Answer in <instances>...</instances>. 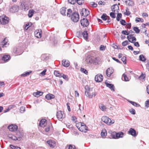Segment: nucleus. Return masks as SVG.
Listing matches in <instances>:
<instances>
[{
  "label": "nucleus",
  "instance_id": "obj_19",
  "mask_svg": "<svg viewBox=\"0 0 149 149\" xmlns=\"http://www.w3.org/2000/svg\"><path fill=\"white\" fill-rule=\"evenodd\" d=\"M128 133L133 136H135L136 135L135 130L132 128L129 130Z\"/></svg>",
  "mask_w": 149,
  "mask_h": 149
},
{
  "label": "nucleus",
  "instance_id": "obj_23",
  "mask_svg": "<svg viewBox=\"0 0 149 149\" xmlns=\"http://www.w3.org/2000/svg\"><path fill=\"white\" fill-rule=\"evenodd\" d=\"M125 2L129 6H132L134 5V3L132 0H127Z\"/></svg>",
  "mask_w": 149,
  "mask_h": 149
},
{
  "label": "nucleus",
  "instance_id": "obj_56",
  "mask_svg": "<svg viewBox=\"0 0 149 149\" xmlns=\"http://www.w3.org/2000/svg\"><path fill=\"white\" fill-rule=\"evenodd\" d=\"M123 76L124 78V80L125 81H129L128 78L125 74H123Z\"/></svg>",
  "mask_w": 149,
  "mask_h": 149
},
{
  "label": "nucleus",
  "instance_id": "obj_47",
  "mask_svg": "<svg viewBox=\"0 0 149 149\" xmlns=\"http://www.w3.org/2000/svg\"><path fill=\"white\" fill-rule=\"evenodd\" d=\"M81 71L86 74H87L88 72L87 70L84 68H81L80 69Z\"/></svg>",
  "mask_w": 149,
  "mask_h": 149
},
{
  "label": "nucleus",
  "instance_id": "obj_20",
  "mask_svg": "<svg viewBox=\"0 0 149 149\" xmlns=\"http://www.w3.org/2000/svg\"><path fill=\"white\" fill-rule=\"evenodd\" d=\"M18 8L17 6H13L10 8V11L12 13H15L17 11Z\"/></svg>",
  "mask_w": 149,
  "mask_h": 149
},
{
  "label": "nucleus",
  "instance_id": "obj_31",
  "mask_svg": "<svg viewBox=\"0 0 149 149\" xmlns=\"http://www.w3.org/2000/svg\"><path fill=\"white\" fill-rule=\"evenodd\" d=\"M101 17V18L104 21H106L108 19V18H109V17L108 16L105 14H103Z\"/></svg>",
  "mask_w": 149,
  "mask_h": 149
},
{
  "label": "nucleus",
  "instance_id": "obj_52",
  "mask_svg": "<svg viewBox=\"0 0 149 149\" xmlns=\"http://www.w3.org/2000/svg\"><path fill=\"white\" fill-rule=\"evenodd\" d=\"M20 112L21 113H23L25 111V107H22L20 108Z\"/></svg>",
  "mask_w": 149,
  "mask_h": 149
},
{
  "label": "nucleus",
  "instance_id": "obj_35",
  "mask_svg": "<svg viewBox=\"0 0 149 149\" xmlns=\"http://www.w3.org/2000/svg\"><path fill=\"white\" fill-rule=\"evenodd\" d=\"M101 135L102 137H104L106 136L107 135V132L106 130L105 129L103 130L101 132Z\"/></svg>",
  "mask_w": 149,
  "mask_h": 149
},
{
  "label": "nucleus",
  "instance_id": "obj_17",
  "mask_svg": "<svg viewBox=\"0 0 149 149\" xmlns=\"http://www.w3.org/2000/svg\"><path fill=\"white\" fill-rule=\"evenodd\" d=\"M21 6L22 9L25 11L28 10L29 8L28 5L25 3H22Z\"/></svg>",
  "mask_w": 149,
  "mask_h": 149
},
{
  "label": "nucleus",
  "instance_id": "obj_30",
  "mask_svg": "<svg viewBox=\"0 0 149 149\" xmlns=\"http://www.w3.org/2000/svg\"><path fill=\"white\" fill-rule=\"evenodd\" d=\"M66 8L63 7L60 10V12L61 14L63 15H66Z\"/></svg>",
  "mask_w": 149,
  "mask_h": 149
},
{
  "label": "nucleus",
  "instance_id": "obj_14",
  "mask_svg": "<svg viewBox=\"0 0 149 149\" xmlns=\"http://www.w3.org/2000/svg\"><path fill=\"white\" fill-rule=\"evenodd\" d=\"M113 70L112 68H108L106 70V74L107 75L108 77H110L111 74L113 73Z\"/></svg>",
  "mask_w": 149,
  "mask_h": 149
},
{
  "label": "nucleus",
  "instance_id": "obj_1",
  "mask_svg": "<svg viewBox=\"0 0 149 149\" xmlns=\"http://www.w3.org/2000/svg\"><path fill=\"white\" fill-rule=\"evenodd\" d=\"M85 94L89 98H92L95 97L97 94L94 91H93L92 88H90L87 85L85 86Z\"/></svg>",
  "mask_w": 149,
  "mask_h": 149
},
{
  "label": "nucleus",
  "instance_id": "obj_59",
  "mask_svg": "<svg viewBox=\"0 0 149 149\" xmlns=\"http://www.w3.org/2000/svg\"><path fill=\"white\" fill-rule=\"evenodd\" d=\"M13 52L14 53H16L17 55H18V52L17 48V47H15L13 49Z\"/></svg>",
  "mask_w": 149,
  "mask_h": 149
},
{
  "label": "nucleus",
  "instance_id": "obj_28",
  "mask_svg": "<svg viewBox=\"0 0 149 149\" xmlns=\"http://www.w3.org/2000/svg\"><path fill=\"white\" fill-rule=\"evenodd\" d=\"M8 137L9 138H10L16 141L17 140L19 141V139L17 138L16 136H15L12 134H9L8 135Z\"/></svg>",
  "mask_w": 149,
  "mask_h": 149
},
{
  "label": "nucleus",
  "instance_id": "obj_11",
  "mask_svg": "<svg viewBox=\"0 0 149 149\" xmlns=\"http://www.w3.org/2000/svg\"><path fill=\"white\" fill-rule=\"evenodd\" d=\"M8 128L10 131L13 132L17 130V126L16 125L12 124L9 126Z\"/></svg>",
  "mask_w": 149,
  "mask_h": 149
},
{
  "label": "nucleus",
  "instance_id": "obj_2",
  "mask_svg": "<svg viewBox=\"0 0 149 149\" xmlns=\"http://www.w3.org/2000/svg\"><path fill=\"white\" fill-rule=\"evenodd\" d=\"M101 120L102 121L109 125L113 124L115 122L114 120H111L106 116H103L101 118Z\"/></svg>",
  "mask_w": 149,
  "mask_h": 149
},
{
  "label": "nucleus",
  "instance_id": "obj_16",
  "mask_svg": "<svg viewBox=\"0 0 149 149\" xmlns=\"http://www.w3.org/2000/svg\"><path fill=\"white\" fill-rule=\"evenodd\" d=\"M47 142L50 146L52 148H54L56 145V142L54 141L49 140L47 141Z\"/></svg>",
  "mask_w": 149,
  "mask_h": 149
},
{
  "label": "nucleus",
  "instance_id": "obj_8",
  "mask_svg": "<svg viewBox=\"0 0 149 149\" xmlns=\"http://www.w3.org/2000/svg\"><path fill=\"white\" fill-rule=\"evenodd\" d=\"M95 79L96 81L97 82H101L103 79V76L101 74H98L95 76Z\"/></svg>",
  "mask_w": 149,
  "mask_h": 149
},
{
  "label": "nucleus",
  "instance_id": "obj_10",
  "mask_svg": "<svg viewBox=\"0 0 149 149\" xmlns=\"http://www.w3.org/2000/svg\"><path fill=\"white\" fill-rule=\"evenodd\" d=\"M81 24L84 26H87L89 25V22L86 19L83 18L81 20Z\"/></svg>",
  "mask_w": 149,
  "mask_h": 149
},
{
  "label": "nucleus",
  "instance_id": "obj_4",
  "mask_svg": "<svg viewBox=\"0 0 149 149\" xmlns=\"http://www.w3.org/2000/svg\"><path fill=\"white\" fill-rule=\"evenodd\" d=\"M9 19L4 15L0 17V22L3 24H5L8 22Z\"/></svg>",
  "mask_w": 149,
  "mask_h": 149
},
{
  "label": "nucleus",
  "instance_id": "obj_24",
  "mask_svg": "<svg viewBox=\"0 0 149 149\" xmlns=\"http://www.w3.org/2000/svg\"><path fill=\"white\" fill-rule=\"evenodd\" d=\"M63 65L65 67H68L70 65L69 62L68 60H63L62 63Z\"/></svg>",
  "mask_w": 149,
  "mask_h": 149
},
{
  "label": "nucleus",
  "instance_id": "obj_45",
  "mask_svg": "<svg viewBox=\"0 0 149 149\" xmlns=\"http://www.w3.org/2000/svg\"><path fill=\"white\" fill-rule=\"evenodd\" d=\"M47 71L46 69H45L43 71L41 72L40 74V76H42L45 75L46 74V72Z\"/></svg>",
  "mask_w": 149,
  "mask_h": 149
},
{
  "label": "nucleus",
  "instance_id": "obj_18",
  "mask_svg": "<svg viewBox=\"0 0 149 149\" xmlns=\"http://www.w3.org/2000/svg\"><path fill=\"white\" fill-rule=\"evenodd\" d=\"M46 124V120L45 119H42L40 121L39 125L42 127H44Z\"/></svg>",
  "mask_w": 149,
  "mask_h": 149
},
{
  "label": "nucleus",
  "instance_id": "obj_55",
  "mask_svg": "<svg viewBox=\"0 0 149 149\" xmlns=\"http://www.w3.org/2000/svg\"><path fill=\"white\" fill-rule=\"evenodd\" d=\"M90 5L94 7H96L97 6V4L93 2H91Z\"/></svg>",
  "mask_w": 149,
  "mask_h": 149
},
{
  "label": "nucleus",
  "instance_id": "obj_34",
  "mask_svg": "<svg viewBox=\"0 0 149 149\" xmlns=\"http://www.w3.org/2000/svg\"><path fill=\"white\" fill-rule=\"evenodd\" d=\"M54 74L56 77H61V75L62 74L60 73L58 71L55 70L54 71Z\"/></svg>",
  "mask_w": 149,
  "mask_h": 149
},
{
  "label": "nucleus",
  "instance_id": "obj_36",
  "mask_svg": "<svg viewBox=\"0 0 149 149\" xmlns=\"http://www.w3.org/2000/svg\"><path fill=\"white\" fill-rule=\"evenodd\" d=\"M139 60L142 61H145L146 60V58L143 55H141L139 56Z\"/></svg>",
  "mask_w": 149,
  "mask_h": 149
},
{
  "label": "nucleus",
  "instance_id": "obj_37",
  "mask_svg": "<svg viewBox=\"0 0 149 149\" xmlns=\"http://www.w3.org/2000/svg\"><path fill=\"white\" fill-rule=\"evenodd\" d=\"M146 77V74L142 73L141 75L139 77V78L141 80L143 81V79H145Z\"/></svg>",
  "mask_w": 149,
  "mask_h": 149
},
{
  "label": "nucleus",
  "instance_id": "obj_51",
  "mask_svg": "<svg viewBox=\"0 0 149 149\" xmlns=\"http://www.w3.org/2000/svg\"><path fill=\"white\" fill-rule=\"evenodd\" d=\"M106 47L105 46H104L103 45L100 46V50L102 51H104Z\"/></svg>",
  "mask_w": 149,
  "mask_h": 149
},
{
  "label": "nucleus",
  "instance_id": "obj_43",
  "mask_svg": "<svg viewBox=\"0 0 149 149\" xmlns=\"http://www.w3.org/2000/svg\"><path fill=\"white\" fill-rule=\"evenodd\" d=\"M122 17V14L120 13H118L117 15V16L116 17V19L118 21H119L120 20V19L121 17Z\"/></svg>",
  "mask_w": 149,
  "mask_h": 149
},
{
  "label": "nucleus",
  "instance_id": "obj_48",
  "mask_svg": "<svg viewBox=\"0 0 149 149\" xmlns=\"http://www.w3.org/2000/svg\"><path fill=\"white\" fill-rule=\"evenodd\" d=\"M77 3L79 5L82 4L84 1V0H76Z\"/></svg>",
  "mask_w": 149,
  "mask_h": 149
},
{
  "label": "nucleus",
  "instance_id": "obj_54",
  "mask_svg": "<svg viewBox=\"0 0 149 149\" xmlns=\"http://www.w3.org/2000/svg\"><path fill=\"white\" fill-rule=\"evenodd\" d=\"M72 121L74 122V123H76L77 122V118L75 116H72Z\"/></svg>",
  "mask_w": 149,
  "mask_h": 149
},
{
  "label": "nucleus",
  "instance_id": "obj_13",
  "mask_svg": "<svg viewBox=\"0 0 149 149\" xmlns=\"http://www.w3.org/2000/svg\"><path fill=\"white\" fill-rule=\"evenodd\" d=\"M81 14L82 16L86 17L89 14V11L86 9H83L81 12Z\"/></svg>",
  "mask_w": 149,
  "mask_h": 149
},
{
  "label": "nucleus",
  "instance_id": "obj_27",
  "mask_svg": "<svg viewBox=\"0 0 149 149\" xmlns=\"http://www.w3.org/2000/svg\"><path fill=\"white\" fill-rule=\"evenodd\" d=\"M43 93L40 91H38L36 92H35L33 93V95L36 97H38L40 96L43 95Z\"/></svg>",
  "mask_w": 149,
  "mask_h": 149
},
{
  "label": "nucleus",
  "instance_id": "obj_15",
  "mask_svg": "<svg viewBox=\"0 0 149 149\" xmlns=\"http://www.w3.org/2000/svg\"><path fill=\"white\" fill-rule=\"evenodd\" d=\"M124 133L122 132H119L116 134V135L114 137H113L114 139H118L119 138H123L124 136Z\"/></svg>",
  "mask_w": 149,
  "mask_h": 149
},
{
  "label": "nucleus",
  "instance_id": "obj_32",
  "mask_svg": "<svg viewBox=\"0 0 149 149\" xmlns=\"http://www.w3.org/2000/svg\"><path fill=\"white\" fill-rule=\"evenodd\" d=\"M82 35L85 39L87 40L88 34L87 31H84L82 33Z\"/></svg>",
  "mask_w": 149,
  "mask_h": 149
},
{
  "label": "nucleus",
  "instance_id": "obj_53",
  "mask_svg": "<svg viewBox=\"0 0 149 149\" xmlns=\"http://www.w3.org/2000/svg\"><path fill=\"white\" fill-rule=\"evenodd\" d=\"M61 77H63L64 79H65L66 80H68V77L67 75H65L62 74L61 75Z\"/></svg>",
  "mask_w": 149,
  "mask_h": 149
},
{
  "label": "nucleus",
  "instance_id": "obj_29",
  "mask_svg": "<svg viewBox=\"0 0 149 149\" xmlns=\"http://www.w3.org/2000/svg\"><path fill=\"white\" fill-rule=\"evenodd\" d=\"M16 136L17 138L18 139L19 141L20 140L21 138H22L23 134L22 133H21L19 132H18L17 133Z\"/></svg>",
  "mask_w": 149,
  "mask_h": 149
},
{
  "label": "nucleus",
  "instance_id": "obj_58",
  "mask_svg": "<svg viewBox=\"0 0 149 149\" xmlns=\"http://www.w3.org/2000/svg\"><path fill=\"white\" fill-rule=\"evenodd\" d=\"M121 60L123 61V63L124 64L126 63V57L125 56H123L121 58Z\"/></svg>",
  "mask_w": 149,
  "mask_h": 149
},
{
  "label": "nucleus",
  "instance_id": "obj_57",
  "mask_svg": "<svg viewBox=\"0 0 149 149\" xmlns=\"http://www.w3.org/2000/svg\"><path fill=\"white\" fill-rule=\"evenodd\" d=\"M72 12V10L70 9H69L68 10V13H67V15L68 17H70V13Z\"/></svg>",
  "mask_w": 149,
  "mask_h": 149
},
{
  "label": "nucleus",
  "instance_id": "obj_26",
  "mask_svg": "<svg viewBox=\"0 0 149 149\" xmlns=\"http://www.w3.org/2000/svg\"><path fill=\"white\" fill-rule=\"evenodd\" d=\"M54 95L51 94H47L45 96V98L48 100H51L54 98Z\"/></svg>",
  "mask_w": 149,
  "mask_h": 149
},
{
  "label": "nucleus",
  "instance_id": "obj_39",
  "mask_svg": "<svg viewBox=\"0 0 149 149\" xmlns=\"http://www.w3.org/2000/svg\"><path fill=\"white\" fill-rule=\"evenodd\" d=\"M99 107L101 110L103 111H106L107 109L106 107L103 104H101V105H100Z\"/></svg>",
  "mask_w": 149,
  "mask_h": 149
},
{
  "label": "nucleus",
  "instance_id": "obj_5",
  "mask_svg": "<svg viewBox=\"0 0 149 149\" xmlns=\"http://www.w3.org/2000/svg\"><path fill=\"white\" fill-rule=\"evenodd\" d=\"M71 19L74 22H77L79 19V15L77 13H74L71 16Z\"/></svg>",
  "mask_w": 149,
  "mask_h": 149
},
{
  "label": "nucleus",
  "instance_id": "obj_62",
  "mask_svg": "<svg viewBox=\"0 0 149 149\" xmlns=\"http://www.w3.org/2000/svg\"><path fill=\"white\" fill-rule=\"evenodd\" d=\"M128 42L127 41H125L122 43V45L123 46H125L128 44Z\"/></svg>",
  "mask_w": 149,
  "mask_h": 149
},
{
  "label": "nucleus",
  "instance_id": "obj_3",
  "mask_svg": "<svg viewBox=\"0 0 149 149\" xmlns=\"http://www.w3.org/2000/svg\"><path fill=\"white\" fill-rule=\"evenodd\" d=\"M86 62L87 64H89L93 63L96 65L98 63L97 58H93L92 57H87L86 60Z\"/></svg>",
  "mask_w": 149,
  "mask_h": 149
},
{
  "label": "nucleus",
  "instance_id": "obj_44",
  "mask_svg": "<svg viewBox=\"0 0 149 149\" xmlns=\"http://www.w3.org/2000/svg\"><path fill=\"white\" fill-rule=\"evenodd\" d=\"M133 30L136 33H139L140 32V30L137 27H134Z\"/></svg>",
  "mask_w": 149,
  "mask_h": 149
},
{
  "label": "nucleus",
  "instance_id": "obj_63",
  "mask_svg": "<svg viewBox=\"0 0 149 149\" xmlns=\"http://www.w3.org/2000/svg\"><path fill=\"white\" fill-rule=\"evenodd\" d=\"M145 106L147 107H149V100H147L145 102Z\"/></svg>",
  "mask_w": 149,
  "mask_h": 149
},
{
  "label": "nucleus",
  "instance_id": "obj_50",
  "mask_svg": "<svg viewBox=\"0 0 149 149\" xmlns=\"http://www.w3.org/2000/svg\"><path fill=\"white\" fill-rule=\"evenodd\" d=\"M120 22L121 24L125 26L126 25V22L123 19H121L120 21Z\"/></svg>",
  "mask_w": 149,
  "mask_h": 149
},
{
  "label": "nucleus",
  "instance_id": "obj_61",
  "mask_svg": "<svg viewBox=\"0 0 149 149\" xmlns=\"http://www.w3.org/2000/svg\"><path fill=\"white\" fill-rule=\"evenodd\" d=\"M69 3L71 4H74L76 2V0H68Z\"/></svg>",
  "mask_w": 149,
  "mask_h": 149
},
{
  "label": "nucleus",
  "instance_id": "obj_6",
  "mask_svg": "<svg viewBox=\"0 0 149 149\" xmlns=\"http://www.w3.org/2000/svg\"><path fill=\"white\" fill-rule=\"evenodd\" d=\"M87 127L84 123H82V125L79 128V130L82 132H86L87 130Z\"/></svg>",
  "mask_w": 149,
  "mask_h": 149
},
{
  "label": "nucleus",
  "instance_id": "obj_64",
  "mask_svg": "<svg viewBox=\"0 0 149 149\" xmlns=\"http://www.w3.org/2000/svg\"><path fill=\"white\" fill-rule=\"evenodd\" d=\"M130 112L131 113H132L133 115L135 114L136 113L135 110L134 109H131L130 111Z\"/></svg>",
  "mask_w": 149,
  "mask_h": 149
},
{
  "label": "nucleus",
  "instance_id": "obj_49",
  "mask_svg": "<svg viewBox=\"0 0 149 149\" xmlns=\"http://www.w3.org/2000/svg\"><path fill=\"white\" fill-rule=\"evenodd\" d=\"M116 13H115L114 12L110 13V16L113 18H114L116 17V16L115 15V14Z\"/></svg>",
  "mask_w": 149,
  "mask_h": 149
},
{
  "label": "nucleus",
  "instance_id": "obj_40",
  "mask_svg": "<svg viewBox=\"0 0 149 149\" xmlns=\"http://www.w3.org/2000/svg\"><path fill=\"white\" fill-rule=\"evenodd\" d=\"M33 13L34 11L33 10H29V12L28 14V16L29 17H31L33 14Z\"/></svg>",
  "mask_w": 149,
  "mask_h": 149
},
{
  "label": "nucleus",
  "instance_id": "obj_9",
  "mask_svg": "<svg viewBox=\"0 0 149 149\" xmlns=\"http://www.w3.org/2000/svg\"><path fill=\"white\" fill-rule=\"evenodd\" d=\"M112 11L115 13H118L119 12V8L117 4H115L111 7Z\"/></svg>",
  "mask_w": 149,
  "mask_h": 149
},
{
  "label": "nucleus",
  "instance_id": "obj_41",
  "mask_svg": "<svg viewBox=\"0 0 149 149\" xmlns=\"http://www.w3.org/2000/svg\"><path fill=\"white\" fill-rule=\"evenodd\" d=\"M31 73V71H30L29 72H25L21 75V76L26 77L28 75L30 74Z\"/></svg>",
  "mask_w": 149,
  "mask_h": 149
},
{
  "label": "nucleus",
  "instance_id": "obj_42",
  "mask_svg": "<svg viewBox=\"0 0 149 149\" xmlns=\"http://www.w3.org/2000/svg\"><path fill=\"white\" fill-rule=\"evenodd\" d=\"M135 21L136 22H143V20L142 18L139 17H136V18Z\"/></svg>",
  "mask_w": 149,
  "mask_h": 149
},
{
  "label": "nucleus",
  "instance_id": "obj_7",
  "mask_svg": "<svg viewBox=\"0 0 149 149\" xmlns=\"http://www.w3.org/2000/svg\"><path fill=\"white\" fill-rule=\"evenodd\" d=\"M56 116L58 119H60L64 118L65 115L63 112L61 111H59L57 112Z\"/></svg>",
  "mask_w": 149,
  "mask_h": 149
},
{
  "label": "nucleus",
  "instance_id": "obj_60",
  "mask_svg": "<svg viewBox=\"0 0 149 149\" xmlns=\"http://www.w3.org/2000/svg\"><path fill=\"white\" fill-rule=\"evenodd\" d=\"M136 38L134 36H133V37L131 38V40H130L129 41L130 42L133 43V42L134 41H136Z\"/></svg>",
  "mask_w": 149,
  "mask_h": 149
},
{
  "label": "nucleus",
  "instance_id": "obj_25",
  "mask_svg": "<svg viewBox=\"0 0 149 149\" xmlns=\"http://www.w3.org/2000/svg\"><path fill=\"white\" fill-rule=\"evenodd\" d=\"M10 56L9 55H4L2 58V60L4 61H7L10 59Z\"/></svg>",
  "mask_w": 149,
  "mask_h": 149
},
{
  "label": "nucleus",
  "instance_id": "obj_12",
  "mask_svg": "<svg viewBox=\"0 0 149 149\" xmlns=\"http://www.w3.org/2000/svg\"><path fill=\"white\" fill-rule=\"evenodd\" d=\"M35 36L38 38H40L41 37L42 32L40 29L36 30L34 32Z\"/></svg>",
  "mask_w": 149,
  "mask_h": 149
},
{
  "label": "nucleus",
  "instance_id": "obj_46",
  "mask_svg": "<svg viewBox=\"0 0 149 149\" xmlns=\"http://www.w3.org/2000/svg\"><path fill=\"white\" fill-rule=\"evenodd\" d=\"M125 11H126L125 13V14L127 15H129L130 13L128 8H126Z\"/></svg>",
  "mask_w": 149,
  "mask_h": 149
},
{
  "label": "nucleus",
  "instance_id": "obj_22",
  "mask_svg": "<svg viewBox=\"0 0 149 149\" xmlns=\"http://www.w3.org/2000/svg\"><path fill=\"white\" fill-rule=\"evenodd\" d=\"M9 45L7 40L5 39L1 43V45L2 47H6Z\"/></svg>",
  "mask_w": 149,
  "mask_h": 149
},
{
  "label": "nucleus",
  "instance_id": "obj_33",
  "mask_svg": "<svg viewBox=\"0 0 149 149\" xmlns=\"http://www.w3.org/2000/svg\"><path fill=\"white\" fill-rule=\"evenodd\" d=\"M52 125L51 123H49V125H48L45 128V131L47 132H48L49 131L50 128L52 127Z\"/></svg>",
  "mask_w": 149,
  "mask_h": 149
},
{
  "label": "nucleus",
  "instance_id": "obj_38",
  "mask_svg": "<svg viewBox=\"0 0 149 149\" xmlns=\"http://www.w3.org/2000/svg\"><path fill=\"white\" fill-rule=\"evenodd\" d=\"M66 148L67 149H76L75 146L72 145H70L68 146H67Z\"/></svg>",
  "mask_w": 149,
  "mask_h": 149
},
{
  "label": "nucleus",
  "instance_id": "obj_21",
  "mask_svg": "<svg viewBox=\"0 0 149 149\" xmlns=\"http://www.w3.org/2000/svg\"><path fill=\"white\" fill-rule=\"evenodd\" d=\"M106 86L107 87L110 88L111 90L113 91H114V87L113 84L108 83L107 82H105Z\"/></svg>",
  "mask_w": 149,
  "mask_h": 149
}]
</instances>
